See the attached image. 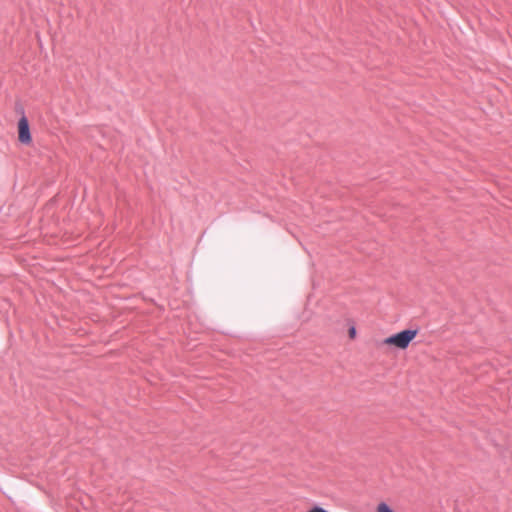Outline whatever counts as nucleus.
Wrapping results in <instances>:
<instances>
[{
    "label": "nucleus",
    "instance_id": "nucleus-1",
    "mask_svg": "<svg viewBox=\"0 0 512 512\" xmlns=\"http://www.w3.org/2000/svg\"><path fill=\"white\" fill-rule=\"evenodd\" d=\"M417 330L407 329L391 335L384 339L383 343L387 346H393L401 350L408 348L410 343L416 338Z\"/></svg>",
    "mask_w": 512,
    "mask_h": 512
},
{
    "label": "nucleus",
    "instance_id": "nucleus-3",
    "mask_svg": "<svg viewBox=\"0 0 512 512\" xmlns=\"http://www.w3.org/2000/svg\"><path fill=\"white\" fill-rule=\"evenodd\" d=\"M376 512H395L394 509L386 502H379L375 509Z\"/></svg>",
    "mask_w": 512,
    "mask_h": 512
},
{
    "label": "nucleus",
    "instance_id": "nucleus-2",
    "mask_svg": "<svg viewBox=\"0 0 512 512\" xmlns=\"http://www.w3.org/2000/svg\"><path fill=\"white\" fill-rule=\"evenodd\" d=\"M18 140L25 145H29L32 142L29 123L24 116L18 121Z\"/></svg>",
    "mask_w": 512,
    "mask_h": 512
},
{
    "label": "nucleus",
    "instance_id": "nucleus-4",
    "mask_svg": "<svg viewBox=\"0 0 512 512\" xmlns=\"http://www.w3.org/2000/svg\"><path fill=\"white\" fill-rule=\"evenodd\" d=\"M348 335L350 339H355L356 337V328L354 326H351L348 330Z\"/></svg>",
    "mask_w": 512,
    "mask_h": 512
}]
</instances>
